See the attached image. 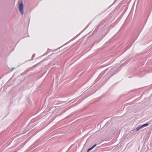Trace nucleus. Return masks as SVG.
<instances>
[{
	"label": "nucleus",
	"mask_w": 152,
	"mask_h": 152,
	"mask_svg": "<svg viewBox=\"0 0 152 152\" xmlns=\"http://www.w3.org/2000/svg\"><path fill=\"white\" fill-rule=\"evenodd\" d=\"M23 2L21 1L20 3V4L19 5V9L20 12L22 14H23Z\"/></svg>",
	"instance_id": "nucleus-1"
},
{
	"label": "nucleus",
	"mask_w": 152,
	"mask_h": 152,
	"mask_svg": "<svg viewBox=\"0 0 152 152\" xmlns=\"http://www.w3.org/2000/svg\"><path fill=\"white\" fill-rule=\"evenodd\" d=\"M96 146V144H95L93 146H92V147H91V148H89L88 150V151H91V150L93 148H94L95 146Z\"/></svg>",
	"instance_id": "nucleus-2"
},
{
	"label": "nucleus",
	"mask_w": 152,
	"mask_h": 152,
	"mask_svg": "<svg viewBox=\"0 0 152 152\" xmlns=\"http://www.w3.org/2000/svg\"><path fill=\"white\" fill-rule=\"evenodd\" d=\"M148 124H145L142 125L141 126V127H142H142H145V126H148Z\"/></svg>",
	"instance_id": "nucleus-3"
},
{
	"label": "nucleus",
	"mask_w": 152,
	"mask_h": 152,
	"mask_svg": "<svg viewBox=\"0 0 152 152\" xmlns=\"http://www.w3.org/2000/svg\"><path fill=\"white\" fill-rule=\"evenodd\" d=\"M142 128V127H141V126L140 127H139L138 126V127H137V128L136 130H137V131H138V130H139V129H140V128Z\"/></svg>",
	"instance_id": "nucleus-4"
}]
</instances>
